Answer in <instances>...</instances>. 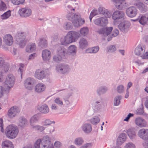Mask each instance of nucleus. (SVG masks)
<instances>
[{"label": "nucleus", "instance_id": "1", "mask_svg": "<svg viewBox=\"0 0 148 148\" xmlns=\"http://www.w3.org/2000/svg\"><path fill=\"white\" fill-rule=\"evenodd\" d=\"M67 10L68 13L66 15V18L71 21L75 27H78L84 23L85 20L81 18L80 15L79 14H74L70 12L72 10H75L74 8H73L71 5H69Z\"/></svg>", "mask_w": 148, "mask_h": 148}, {"label": "nucleus", "instance_id": "2", "mask_svg": "<svg viewBox=\"0 0 148 148\" xmlns=\"http://www.w3.org/2000/svg\"><path fill=\"white\" fill-rule=\"evenodd\" d=\"M80 37L79 33L76 32H69L64 38L60 39V41L61 45L67 46L70 43L76 41Z\"/></svg>", "mask_w": 148, "mask_h": 148}, {"label": "nucleus", "instance_id": "3", "mask_svg": "<svg viewBox=\"0 0 148 148\" xmlns=\"http://www.w3.org/2000/svg\"><path fill=\"white\" fill-rule=\"evenodd\" d=\"M18 133L17 126L12 125H9L5 129V134L6 136L10 139L15 138Z\"/></svg>", "mask_w": 148, "mask_h": 148}, {"label": "nucleus", "instance_id": "4", "mask_svg": "<svg viewBox=\"0 0 148 148\" xmlns=\"http://www.w3.org/2000/svg\"><path fill=\"white\" fill-rule=\"evenodd\" d=\"M40 148H54L51 143V139L47 135L44 136L41 140Z\"/></svg>", "mask_w": 148, "mask_h": 148}, {"label": "nucleus", "instance_id": "5", "mask_svg": "<svg viewBox=\"0 0 148 148\" xmlns=\"http://www.w3.org/2000/svg\"><path fill=\"white\" fill-rule=\"evenodd\" d=\"M25 39V36L23 33H18L16 37L17 43L19 45L21 48L23 47L26 45V42Z\"/></svg>", "mask_w": 148, "mask_h": 148}, {"label": "nucleus", "instance_id": "6", "mask_svg": "<svg viewBox=\"0 0 148 148\" xmlns=\"http://www.w3.org/2000/svg\"><path fill=\"white\" fill-rule=\"evenodd\" d=\"M15 78L14 76L12 74H8L7 76L5 81V87H7L8 90L12 87L14 84Z\"/></svg>", "mask_w": 148, "mask_h": 148}, {"label": "nucleus", "instance_id": "7", "mask_svg": "<svg viewBox=\"0 0 148 148\" xmlns=\"http://www.w3.org/2000/svg\"><path fill=\"white\" fill-rule=\"evenodd\" d=\"M125 14L122 11L116 10L114 12L112 15V18L115 22L118 21L124 17Z\"/></svg>", "mask_w": 148, "mask_h": 148}, {"label": "nucleus", "instance_id": "8", "mask_svg": "<svg viewBox=\"0 0 148 148\" xmlns=\"http://www.w3.org/2000/svg\"><path fill=\"white\" fill-rule=\"evenodd\" d=\"M35 82V81L34 79L28 77L25 81L24 85L27 89L32 90L34 86Z\"/></svg>", "mask_w": 148, "mask_h": 148}, {"label": "nucleus", "instance_id": "9", "mask_svg": "<svg viewBox=\"0 0 148 148\" xmlns=\"http://www.w3.org/2000/svg\"><path fill=\"white\" fill-rule=\"evenodd\" d=\"M20 16L22 17H27L30 16L32 13L31 10L28 8H24L19 10Z\"/></svg>", "mask_w": 148, "mask_h": 148}, {"label": "nucleus", "instance_id": "10", "mask_svg": "<svg viewBox=\"0 0 148 148\" xmlns=\"http://www.w3.org/2000/svg\"><path fill=\"white\" fill-rule=\"evenodd\" d=\"M130 26V23L128 21H125L120 23L118 25L119 29L122 32L125 33L127 32Z\"/></svg>", "mask_w": 148, "mask_h": 148}, {"label": "nucleus", "instance_id": "11", "mask_svg": "<svg viewBox=\"0 0 148 148\" xmlns=\"http://www.w3.org/2000/svg\"><path fill=\"white\" fill-rule=\"evenodd\" d=\"M138 135L141 139L145 140L148 139V129L142 128L138 131Z\"/></svg>", "mask_w": 148, "mask_h": 148}, {"label": "nucleus", "instance_id": "12", "mask_svg": "<svg viewBox=\"0 0 148 148\" xmlns=\"http://www.w3.org/2000/svg\"><path fill=\"white\" fill-rule=\"evenodd\" d=\"M127 15L130 18L135 17L137 13V10L134 7L131 6L127 8L126 11Z\"/></svg>", "mask_w": 148, "mask_h": 148}, {"label": "nucleus", "instance_id": "13", "mask_svg": "<svg viewBox=\"0 0 148 148\" xmlns=\"http://www.w3.org/2000/svg\"><path fill=\"white\" fill-rule=\"evenodd\" d=\"M56 69L60 73L64 74L69 71V68L67 64H61L56 67Z\"/></svg>", "mask_w": 148, "mask_h": 148}, {"label": "nucleus", "instance_id": "14", "mask_svg": "<svg viewBox=\"0 0 148 148\" xmlns=\"http://www.w3.org/2000/svg\"><path fill=\"white\" fill-rule=\"evenodd\" d=\"M108 23V20L106 17H100L95 19L94 21L95 24L101 26L106 25Z\"/></svg>", "mask_w": 148, "mask_h": 148}, {"label": "nucleus", "instance_id": "15", "mask_svg": "<svg viewBox=\"0 0 148 148\" xmlns=\"http://www.w3.org/2000/svg\"><path fill=\"white\" fill-rule=\"evenodd\" d=\"M135 123L137 126L140 128L145 127L147 125L145 120L143 118L140 117L136 118Z\"/></svg>", "mask_w": 148, "mask_h": 148}, {"label": "nucleus", "instance_id": "16", "mask_svg": "<svg viewBox=\"0 0 148 148\" xmlns=\"http://www.w3.org/2000/svg\"><path fill=\"white\" fill-rule=\"evenodd\" d=\"M145 51V47L141 45H139L137 46L135 50V53L137 56L141 55V56L144 54Z\"/></svg>", "mask_w": 148, "mask_h": 148}, {"label": "nucleus", "instance_id": "17", "mask_svg": "<svg viewBox=\"0 0 148 148\" xmlns=\"http://www.w3.org/2000/svg\"><path fill=\"white\" fill-rule=\"evenodd\" d=\"M126 133L131 139H134L136 136V130L134 127L128 129L127 130Z\"/></svg>", "mask_w": 148, "mask_h": 148}, {"label": "nucleus", "instance_id": "18", "mask_svg": "<svg viewBox=\"0 0 148 148\" xmlns=\"http://www.w3.org/2000/svg\"><path fill=\"white\" fill-rule=\"evenodd\" d=\"M18 111V110L16 107H12L8 110V115L10 118H13L15 116Z\"/></svg>", "mask_w": 148, "mask_h": 148}, {"label": "nucleus", "instance_id": "19", "mask_svg": "<svg viewBox=\"0 0 148 148\" xmlns=\"http://www.w3.org/2000/svg\"><path fill=\"white\" fill-rule=\"evenodd\" d=\"M3 42L7 45L10 46L13 43V38L10 34H7L3 37Z\"/></svg>", "mask_w": 148, "mask_h": 148}, {"label": "nucleus", "instance_id": "20", "mask_svg": "<svg viewBox=\"0 0 148 148\" xmlns=\"http://www.w3.org/2000/svg\"><path fill=\"white\" fill-rule=\"evenodd\" d=\"M37 109L39 112L43 114H46L49 112L48 107L46 104H44L41 106H37Z\"/></svg>", "mask_w": 148, "mask_h": 148}, {"label": "nucleus", "instance_id": "21", "mask_svg": "<svg viewBox=\"0 0 148 148\" xmlns=\"http://www.w3.org/2000/svg\"><path fill=\"white\" fill-rule=\"evenodd\" d=\"M35 76L39 79H42L45 77V72L41 70H37L35 72Z\"/></svg>", "mask_w": 148, "mask_h": 148}, {"label": "nucleus", "instance_id": "22", "mask_svg": "<svg viewBox=\"0 0 148 148\" xmlns=\"http://www.w3.org/2000/svg\"><path fill=\"white\" fill-rule=\"evenodd\" d=\"M126 139V135L125 133H122L120 134L118 138L116 143L118 145H121L125 141Z\"/></svg>", "mask_w": 148, "mask_h": 148}, {"label": "nucleus", "instance_id": "23", "mask_svg": "<svg viewBox=\"0 0 148 148\" xmlns=\"http://www.w3.org/2000/svg\"><path fill=\"white\" fill-rule=\"evenodd\" d=\"M4 67V70L5 72H7L9 68V65L8 64H6L3 58L0 57V68Z\"/></svg>", "mask_w": 148, "mask_h": 148}, {"label": "nucleus", "instance_id": "24", "mask_svg": "<svg viewBox=\"0 0 148 148\" xmlns=\"http://www.w3.org/2000/svg\"><path fill=\"white\" fill-rule=\"evenodd\" d=\"M42 56L44 60H49L51 57V52L47 49L43 50L42 51Z\"/></svg>", "mask_w": 148, "mask_h": 148}, {"label": "nucleus", "instance_id": "25", "mask_svg": "<svg viewBox=\"0 0 148 148\" xmlns=\"http://www.w3.org/2000/svg\"><path fill=\"white\" fill-rule=\"evenodd\" d=\"M58 54V55L64 58L67 54V51L66 49L62 46H60L57 49Z\"/></svg>", "mask_w": 148, "mask_h": 148}, {"label": "nucleus", "instance_id": "26", "mask_svg": "<svg viewBox=\"0 0 148 148\" xmlns=\"http://www.w3.org/2000/svg\"><path fill=\"white\" fill-rule=\"evenodd\" d=\"M138 22L142 25H148V15H143L138 19Z\"/></svg>", "mask_w": 148, "mask_h": 148}, {"label": "nucleus", "instance_id": "27", "mask_svg": "<svg viewBox=\"0 0 148 148\" xmlns=\"http://www.w3.org/2000/svg\"><path fill=\"white\" fill-rule=\"evenodd\" d=\"M113 29L112 27H106L101 29L100 33L103 34L104 36H107L111 32Z\"/></svg>", "mask_w": 148, "mask_h": 148}, {"label": "nucleus", "instance_id": "28", "mask_svg": "<svg viewBox=\"0 0 148 148\" xmlns=\"http://www.w3.org/2000/svg\"><path fill=\"white\" fill-rule=\"evenodd\" d=\"M136 5L142 13H144L147 10V7L142 2H138L136 3Z\"/></svg>", "mask_w": 148, "mask_h": 148}, {"label": "nucleus", "instance_id": "29", "mask_svg": "<svg viewBox=\"0 0 148 148\" xmlns=\"http://www.w3.org/2000/svg\"><path fill=\"white\" fill-rule=\"evenodd\" d=\"M28 121L24 117H21L18 119V125L22 127H24L27 124Z\"/></svg>", "mask_w": 148, "mask_h": 148}, {"label": "nucleus", "instance_id": "30", "mask_svg": "<svg viewBox=\"0 0 148 148\" xmlns=\"http://www.w3.org/2000/svg\"><path fill=\"white\" fill-rule=\"evenodd\" d=\"M82 130L86 133H89L92 130V127L90 123H85L82 127Z\"/></svg>", "mask_w": 148, "mask_h": 148}, {"label": "nucleus", "instance_id": "31", "mask_svg": "<svg viewBox=\"0 0 148 148\" xmlns=\"http://www.w3.org/2000/svg\"><path fill=\"white\" fill-rule=\"evenodd\" d=\"M116 3L115 6L118 9L121 10L124 8L123 3L125 0H112Z\"/></svg>", "mask_w": 148, "mask_h": 148}, {"label": "nucleus", "instance_id": "32", "mask_svg": "<svg viewBox=\"0 0 148 148\" xmlns=\"http://www.w3.org/2000/svg\"><path fill=\"white\" fill-rule=\"evenodd\" d=\"M45 88V86L44 84L42 83L38 84L35 86V90L38 93H40L44 91Z\"/></svg>", "mask_w": 148, "mask_h": 148}, {"label": "nucleus", "instance_id": "33", "mask_svg": "<svg viewBox=\"0 0 148 148\" xmlns=\"http://www.w3.org/2000/svg\"><path fill=\"white\" fill-rule=\"evenodd\" d=\"M2 148H14V146L10 140H6L2 143Z\"/></svg>", "mask_w": 148, "mask_h": 148}, {"label": "nucleus", "instance_id": "34", "mask_svg": "<svg viewBox=\"0 0 148 148\" xmlns=\"http://www.w3.org/2000/svg\"><path fill=\"white\" fill-rule=\"evenodd\" d=\"M79 47L83 49H85L88 46V42L84 38L80 39L79 42Z\"/></svg>", "mask_w": 148, "mask_h": 148}, {"label": "nucleus", "instance_id": "35", "mask_svg": "<svg viewBox=\"0 0 148 148\" xmlns=\"http://www.w3.org/2000/svg\"><path fill=\"white\" fill-rule=\"evenodd\" d=\"M36 49L35 43H29L27 45L26 50L27 52H32L35 50Z\"/></svg>", "mask_w": 148, "mask_h": 148}, {"label": "nucleus", "instance_id": "36", "mask_svg": "<svg viewBox=\"0 0 148 148\" xmlns=\"http://www.w3.org/2000/svg\"><path fill=\"white\" fill-rule=\"evenodd\" d=\"M39 118V116L38 114L34 115L30 119V123L31 125L33 126L34 124L38 121Z\"/></svg>", "mask_w": 148, "mask_h": 148}, {"label": "nucleus", "instance_id": "37", "mask_svg": "<svg viewBox=\"0 0 148 148\" xmlns=\"http://www.w3.org/2000/svg\"><path fill=\"white\" fill-rule=\"evenodd\" d=\"M108 88L106 86H101L97 90V92L98 95H100L105 93L108 90Z\"/></svg>", "mask_w": 148, "mask_h": 148}, {"label": "nucleus", "instance_id": "38", "mask_svg": "<svg viewBox=\"0 0 148 148\" xmlns=\"http://www.w3.org/2000/svg\"><path fill=\"white\" fill-rule=\"evenodd\" d=\"M47 41L45 38H42L40 39V42L38 43L39 46L41 48L46 47H47Z\"/></svg>", "mask_w": 148, "mask_h": 148}, {"label": "nucleus", "instance_id": "39", "mask_svg": "<svg viewBox=\"0 0 148 148\" xmlns=\"http://www.w3.org/2000/svg\"><path fill=\"white\" fill-rule=\"evenodd\" d=\"M89 29L87 27H84L81 28L80 32L81 35L82 36H86L88 34Z\"/></svg>", "mask_w": 148, "mask_h": 148}, {"label": "nucleus", "instance_id": "40", "mask_svg": "<svg viewBox=\"0 0 148 148\" xmlns=\"http://www.w3.org/2000/svg\"><path fill=\"white\" fill-rule=\"evenodd\" d=\"M100 121V118L97 116H94L90 120L91 123L95 125L98 123Z\"/></svg>", "mask_w": 148, "mask_h": 148}, {"label": "nucleus", "instance_id": "41", "mask_svg": "<svg viewBox=\"0 0 148 148\" xmlns=\"http://www.w3.org/2000/svg\"><path fill=\"white\" fill-rule=\"evenodd\" d=\"M122 97L121 96H117L114 98V105L115 106H118L120 103V100L121 99Z\"/></svg>", "mask_w": 148, "mask_h": 148}, {"label": "nucleus", "instance_id": "42", "mask_svg": "<svg viewBox=\"0 0 148 148\" xmlns=\"http://www.w3.org/2000/svg\"><path fill=\"white\" fill-rule=\"evenodd\" d=\"M63 27L66 30L71 29L73 27L72 24L70 22H66L64 25Z\"/></svg>", "mask_w": 148, "mask_h": 148}, {"label": "nucleus", "instance_id": "43", "mask_svg": "<svg viewBox=\"0 0 148 148\" xmlns=\"http://www.w3.org/2000/svg\"><path fill=\"white\" fill-rule=\"evenodd\" d=\"M63 58H64L58 54L57 55L54 56L53 60L56 62H59L62 60Z\"/></svg>", "mask_w": 148, "mask_h": 148}, {"label": "nucleus", "instance_id": "44", "mask_svg": "<svg viewBox=\"0 0 148 148\" xmlns=\"http://www.w3.org/2000/svg\"><path fill=\"white\" fill-rule=\"evenodd\" d=\"M10 15V11L8 10L2 15L1 16V18L2 19H5L8 18Z\"/></svg>", "mask_w": 148, "mask_h": 148}, {"label": "nucleus", "instance_id": "45", "mask_svg": "<svg viewBox=\"0 0 148 148\" xmlns=\"http://www.w3.org/2000/svg\"><path fill=\"white\" fill-rule=\"evenodd\" d=\"M9 90L7 89V87L3 88L2 86H0V98L3 96V94L8 92Z\"/></svg>", "mask_w": 148, "mask_h": 148}, {"label": "nucleus", "instance_id": "46", "mask_svg": "<svg viewBox=\"0 0 148 148\" xmlns=\"http://www.w3.org/2000/svg\"><path fill=\"white\" fill-rule=\"evenodd\" d=\"M33 128L34 130H37L40 132H42L45 129V127H44L39 125L34 126Z\"/></svg>", "mask_w": 148, "mask_h": 148}, {"label": "nucleus", "instance_id": "47", "mask_svg": "<svg viewBox=\"0 0 148 148\" xmlns=\"http://www.w3.org/2000/svg\"><path fill=\"white\" fill-rule=\"evenodd\" d=\"M69 50L70 53H75L77 51V47L75 45H72L69 47Z\"/></svg>", "mask_w": 148, "mask_h": 148}, {"label": "nucleus", "instance_id": "48", "mask_svg": "<svg viewBox=\"0 0 148 148\" xmlns=\"http://www.w3.org/2000/svg\"><path fill=\"white\" fill-rule=\"evenodd\" d=\"M99 50V47L98 46H97L94 47H93L92 48L87 50L88 52L90 53H95L97 52Z\"/></svg>", "mask_w": 148, "mask_h": 148}, {"label": "nucleus", "instance_id": "49", "mask_svg": "<svg viewBox=\"0 0 148 148\" xmlns=\"http://www.w3.org/2000/svg\"><path fill=\"white\" fill-rule=\"evenodd\" d=\"M83 143L84 140L81 138H76L75 140V144L78 145H81Z\"/></svg>", "mask_w": 148, "mask_h": 148}, {"label": "nucleus", "instance_id": "50", "mask_svg": "<svg viewBox=\"0 0 148 148\" xmlns=\"http://www.w3.org/2000/svg\"><path fill=\"white\" fill-rule=\"evenodd\" d=\"M25 1V0H11L12 3L15 5L23 4Z\"/></svg>", "mask_w": 148, "mask_h": 148}, {"label": "nucleus", "instance_id": "51", "mask_svg": "<svg viewBox=\"0 0 148 148\" xmlns=\"http://www.w3.org/2000/svg\"><path fill=\"white\" fill-rule=\"evenodd\" d=\"M108 51L109 52H114L116 50L115 47L114 45H111L107 48Z\"/></svg>", "mask_w": 148, "mask_h": 148}, {"label": "nucleus", "instance_id": "52", "mask_svg": "<svg viewBox=\"0 0 148 148\" xmlns=\"http://www.w3.org/2000/svg\"><path fill=\"white\" fill-rule=\"evenodd\" d=\"M55 102L60 106L63 105V103L62 100L60 99L59 98H56L54 100Z\"/></svg>", "mask_w": 148, "mask_h": 148}, {"label": "nucleus", "instance_id": "53", "mask_svg": "<svg viewBox=\"0 0 148 148\" xmlns=\"http://www.w3.org/2000/svg\"><path fill=\"white\" fill-rule=\"evenodd\" d=\"M41 139H38L35 143L34 145V148H40Z\"/></svg>", "mask_w": 148, "mask_h": 148}, {"label": "nucleus", "instance_id": "54", "mask_svg": "<svg viewBox=\"0 0 148 148\" xmlns=\"http://www.w3.org/2000/svg\"><path fill=\"white\" fill-rule=\"evenodd\" d=\"M124 147L125 148H135V146L134 144L130 142L126 144Z\"/></svg>", "mask_w": 148, "mask_h": 148}, {"label": "nucleus", "instance_id": "55", "mask_svg": "<svg viewBox=\"0 0 148 148\" xmlns=\"http://www.w3.org/2000/svg\"><path fill=\"white\" fill-rule=\"evenodd\" d=\"M98 10L101 14H102L104 15L105 13L107 11V9L103 8L100 7L99 8Z\"/></svg>", "mask_w": 148, "mask_h": 148}, {"label": "nucleus", "instance_id": "56", "mask_svg": "<svg viewBox=\"0 0 148 148\" xmlns=\"http://www.w3.org/2000/svg\"><path fill=\"white\" fill-rule=\"evenodd\" d=\"M54 123L55 122L54 121H51L49 119H47L45 120L44 121V126H46L48 125H51L52 123Z\"/></svg>", "mask_w": 148, "mask_h": 148}, {"label": "nucleus", "instance_id": "57", "mask_svg": "<svg viewBox=\"0 0 148 148\" xmlns=\"http://www.w3.org/2000/svg\"><path fill=\"white\" fill-rule=\"evenodd\" d=\"M112 13L111 11H108L107 10V11L105 13V14L104 15L106 18H110L112 16Z\"/></svg>", "mask_w": 148, "mask_h": 148}, {"label": "nucleus", "instance_id": "58", "mask_svg": "<svg viewBox=\"0 0 148 148\" xmlns=\"http://www.w3.org/2000/svg\"><path fill=\"white\" fill-rule=\"evenodd\" d=\"M134 115V114L129 113L126 118L124 119V121H128L130 118L133 116Z\"/></svg>", "mask_w": 148, "mask_h": 148}, {"label": "nucleus", "instance_id": "59", "mask_svg": "<svg viewBox=\"0 0 148 148\" xmlns=\"http://www.w3.org/2000/svg\"><path fill=\"white\" fill-rule=\"evenodd\" d=\"M124 87L123 85L119 86L117 88V90L118 92L120 93L122 92L123 91Z\"/></svg>", "mask_w": 148, "mask_h": 148}, {"label": "nucleus", "instance_id": "60", "mask_svg": "<svg viewBox=\"0 0 148 148\" xmlns=\"http://www.w3.org/2000/svg\"><path fill=\"white\" fill-rule=\"evenodd\" d=\"M119 34V31L117 29H115L112 34V36L113 37H116Z\"/></svg>", "mask_w": 148, "mask_h": 148}, {"label": "nucleus", "instance_id": "61", "mask_svg": "<svg viewBox=\"0 0 148 148\" xmlns=\"http://www.w3.org/2000/svg\"><path fill=\"white\" fill-rule=\"evenodd\" d=\"M141 57L143 59H148V51L144 53V54H143Z\"/></svg>", "mask_w": 148, "mask_h": 148}, {"label": "nucleus", "instance_id": "62", "mask_svg": "<svg viewBox=\"0 0 148 148\" xmlns=\"http://www.w3.org/2000/svg\"><path fill=\"white\" fill-rule=\"evenodd\" d=\"M98 11L97 10H94L91 12L90 15L93 17L97 14Z\"/></svg>", "mask_w": 148, "mask_h": 148}, {"label": "nucleus", "instance_id": "63", "mask_svg": "<svg viewBox=\"0 0 148 148\" xmlns=\"http://www.w3.org/2000/svg\"><path fill=\"white\" fill-rule=\"evenodd\" d=\"M91 143H87L82 146L80 148H87L91 147Z\"/></svg>", "mask_w": 148, "mask_h": 148}, {"label": "nucleus", "instance_id": "64", "mask_svg": "<svg viewBox=\"0 0 148 148\" xmlns=\"http://www.w3.org/2000/svg\"><path fill=\"white\" fill-rule=\"evenodd\" d=\"M54 146L57 148H59L61 146V143L59 141H56L54 143Z\"/></svg>", "mask_w": 148, "mask_h": 148}]
</instances>
